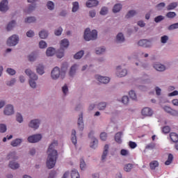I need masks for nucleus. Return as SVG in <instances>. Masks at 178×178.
<instances>
[{
    "label": "nucleus",
    "instance_id": "7ed1b4c3",
    "mask_svg": "<svg viewBox=\"0 0 178 178\" xmlns=\"http://www.w3.org/2000/svg\"><path fill=\"white\" fill-rule=\"evenodd\" d=\"M97 38H98V31H97V30L93 29L91 31L90 28L85 29L83 33V39L85 41H95Z\"/></svg>",
    "mask_w": 178,
    "mask_h": 178
},
{
    "label": "nucleus",
    "instance_id": "2f4dec72",
    "mask_svg": "<svg viewBox=\"0 0 178 178\" xmlns=\"http://www.w3.org/2000/svg\"><path fill=\"white\" fill-rule=\"evenodd\" d=\"M15 120L17 123L22 124L24 122V118H23V115L20 113H17L15 115Z\"/></svg>",
    "mask_w": 178,
    "mask_h": 178
},
{
    "label": "nucleus",
    "instance_id": "e2e57ef3",
    "mask_svg": "<svg viewBox=\"0 0 178 178\" xmlns=\"http://www.w3.org/2000/svg\"><path fill=\"white\" fill-rule=\"evenodd\" d=\"M169 41V36L168 35H163L161 38V44H166Z\"/></svg>",
    "mask_w": 178,
    "mask_h": 178
},
{
    "label": "nucleus",
    "instance_id": "de8ad7c7",
    "mask_svg": "<svg viewBox=\"0 0 178 178\" xmlns=\"http://www.w3.org/2000/svg\"><path fill=\"white\" fill-rule=\"evenodd\" d=\"M129 95L131 99H133V101H137V94H136L134 90H130L129 92Z\"/></svg>",
    "mask_w": 178,
    "mask_h": 178
},
{
    "label": "nucleus",
    "instance_id": "a18cd8bd",
    "mask_svg": "<svg viewBox=\"0 0 178 178\" xmlns=\"http://www.w3.org/2000/svg\"><path fill=\"white\" fill-rule=\"evenodd\" d=\"M83 56H84V51L81 50L74 55V58L76 60L81 59V58H83Z\"/></svg>",
    "mask_w": 178,
    "mask_h": 178
},
{
    "label": "nucleus",
    "instance_id": "bb28decb",
    "mask_svg": "<svg viewBox=\"0 0 178 178\" xmlns=\"http://www.w3.org/2000/svg\"><path fill=\"white\" fill-rule=\"evenodd\" d=\"M77 132L76 131V129H72L71 131V141L74 145H77Z\"/></svg>",
    "mask_w": 178,
    "mask_h": 178
},
{
    "label": "nucleus",
    "instance_id": "680f3d73",
    "mask_svg": "<svg viewBox=\"0 0 178 178\" xmlns=\"http://www.w3.org/2000/svg\"><path fill=\"white\" fill-rule=\"evenodd\" d=\"M62 31H63V29L62 27H58L54 31V34L55 35H62Z\"/></svg>",
    "mask_w": 178,
    "mask_h": 178
},
{
    "label": "nucleus",
    "instance_id": "603ef678",
    "mask_svg": "<svg viewBox=\"0 0 178 178\" xmlns=\"http://www.w3.org/2000/svg\"><path fill=\"white\" fill-rule=\"evenodd\" d=\"M121 102L124 105H129V96H123L121 99Z\"/></svg>",
    "mask_w": 178,
    "mask_h": 178
},
{
    "label": "nucleus",
    "instance_id": "2eb2a0df",
    "mask_svg": "<svg viewBox=\"0 0 178 178\" xmlns=\"http://www.w3.org/2000/svg\"><path fill=\"white\" fill-rule=\"evenodd\" d=\"M95 79L97 80V81H99V83H102V84H108V83L111 81V79L109 77L103 76L101 75H96Z\"/></svg>",
    "mask_w": 178,
    "mask_h": 178
},
{
    "label": "nucleus",
    "instance_id": "dca6fc26",
    "mask_svg": "<svg viewBox=\"0 0 178 178\" xmlns=\"http://www.w3.org/2000/svg\"><path fill=\"white\" fill-rule=\"evenodd\" d=\"M79 64L72 65L69 70V76H70V77L74 76L76 75L77 70H79Z\"/></svg>",
    "mask_w": 178,
    "mask_h": 178
},
{
    "label": "nucleus",
    "instance_id": "c85d7f7f",
    "mask_svg": "<svg viewBox=\"0 0 178 178\" xmlns=\"http://www.w3.org/2000/svg\"><path fill=\"white\" fill-rule=\"evenodd\" d=\"M23 143V139L22 138H16L15 140H13L10 143V145L12 147H19L22 145Z\"/></svg>",
    "mask_w": 178,
    "mask_h": 178
},
{
    "label": "nucleus",
    "instance_id": "4468645a",
    "mask_svg": "<svg viewBox=\"0 0 178 178\" xmlns=\"http://www.w3.org/2000/svg\"><path fill=\"white\" fill-rule=\"evenodd\" d=\"M24 73L26 74V76H27L29 79V80H31L32 79H35L37 77H38V75H37V74H35V72H34V71L31 70V68H26L24 70Z\"/></svg>",
    "mask_w": 178,
    "mask_h": 178
},
{
    "label": "nucleus",
    "instance_id": "0e129e2a",
    "mask_svg": "<svg viewBox=\"0 0 178 178\" xmlns=\"http://www.w3.org/2000/svg\"><path fill=\"white\" fill-rule=\"evenodd\" d=\"M166 6V4L164 2L160 3L156 6L157 10H162V9Z\"/></svg>",
    "mask_w": 178,
    "mask_h": 178
},
{
    "label": "nucleus",
    "instance_id": "e433bc0d",
    "mask_svg": "<svg viewBox=\"0 0 178 178\" xmlns=\"http://www.w3.org/2000/svg\"><path fill=\"white\" fill-rule=\"evenodd\" d=\"M170 138L173 143H177L178 141V134L175 132H171L170 134Z\"/></svg>",
    "mask_w": 178,
    "mask_h": 178
},
{
    "label": "nucleus",
    "instance_id": "ea45409f",
    "mask_svg": "<svg viewBox=\"0 0 178 178\" xmlns=\"http://www.w3.org/2000/svg\"><path fill=\"white\" fill-rule=\"evenodd\" d=\"M36 6L35 4L29 5L27 8L25 9V13H31L33 10H35Z\"/></svg>",
    "mask_w": 178,
    "mask_h": 178
},
{
    "label": "nucleus",
    "instance_id": "a211bd4d",
    "mask_svg": "<svg viewBox=\"0 0 178 178\" xmlns=\"http://www.w3.org/2000/svg\"><path fill=\"white\" fill-rule=\"evenodd\" d=\"M142 115L145 118L149 117L153 115L154 111L149 107H145L141 111Z\"/></svg>",
    "mask_w": 178,
    "mask_h": 178
},
{
    "label": "nucleus",
    "instance_id": "9b49d317",
    "mask_svg": "<svg viewBox=\"0 0 178 178\" xmlns=\"http://www.w3.org/2000/svg\"><path fill=\"white\" fill-rule=\"evenodd\" d=\"M138 45L143 48H151L152 47V43L149 40L142 39L138 42Z\"/></svg>",
    "mask_w": 178,
    "mask_h": 178
},
{
    "label": "nucleus",
    "instance_id": "4c0bfd02",
    "mask_svg": "<svg viewBox=\"0 0 178 178\" xmlns=\"http://www.w3.org/2000/svg\"><path fill=\"white\" fill-rule=\"evenodd\" d=\"M107 105H108V104L106 102H102L98 104L97 108L99 109V111H105V109H106Z\"/></svg>",
    "mask_w": 178,
    "mask_h": 178
},
{
    "label": "nucleus",
    "instance_id": "f3484780",
    "mask_svg": "<svg viewBox=\"0 0 178 178\" xmlns=\"http://www.w3.org/2000/svg\"><path fill=\"white\" fill-rule=\"evenodd\" d=\"M77 127L79 131L84 130V120L83 119V115H80L77 121Z\"/></svg>",
    "mask_w": 178,
    "mask_h": 178
},
{
    "label": "nucleus",
    "instance_id": "774afa93",
    "mask_svg": "<svg viewBox=\"0 0 178 178\" xmlns=\"http://www.w3.org/2000/svg\"><path fill=\"white\" fill-rule=\"evenodd\" d=\"M6 124H0V133H6Z\"/></svg>",
    "mask_w": 178,
    "mask_h": 178
},
{
    "label": "nucleus",
    "instance_id": "49530a36",
    "mask_svg": "<svg viewBox=\"0 0 178 178\" xmlns=\"http://www.w3.org/2000/svg\"><path fill=\"white\" fill-rule=\"evenodd\" d=\"M14 27H16V21L13 20L7 25V30L10 31V30H12Z\"/></svg>",
    "mask_w": 178,
    "mask_h": 178
},
{
    "label": "nucleus",
    "instance_id": "052dcab7",
    "mask_svg": "<svg viewBox=\"0 0 178 178\" xmlns=\"http://www.w3.org/2000/svg\"><path fill=\"white\" fill-rule=\"evenodd\" d=\"M6 72L10 76H15L16 74V70H13V68H7Z\"/></svg>",
    "mask_w": 178,
    "mask_h": 178
},
{
    "label": "nucleus",
    "instance_id": "1a4fd4ad",
    "mask_svg": "<svg viewBox=\"0 0 178 178\" xmlns=\"http://www.w3.org/2000/svg\"><path fill=\"white\" fill-rule=\"evenodd\" d=\"M41 138H42V135L40 134H34L28 137L27 140L31 144H35V143H38V141H41Z\"/></svg>",
    "mask_w": 178,
    "mask_h": 178
},
{
    "label": "nucleus",
    "instance_id": "4be33fe9",
    "mask_svg": "<svg viewBox=\"0 0 178 178\" xmlns=\"http://www.w3.org/2000/svg\"><path fill=\"white\" fill-rule=\"evenodd\" d=\"M36 73L39 74V76H42L45 74V66L42 64H39L36 66Z\"/></svg>",
    "mask_w": 178,
    "mask_h": 178
},
{
    "label": "nucleus",
    "instance_id": "6e6d98bb",
    "mask_svg": "<svg viewBox=\"0 0 178 178\" xmlns=\"http://www.w3.org/2000/svg\"><path fill=\"white\" fill-rule=\"evenodd\" d=\"M56 56L59 59H62V58H63V56H65V50H62V49L58 50L56 54Z\"/></svg>",
    "mask_w": 178,
    "mask_h": 178
},
{
    "label": "nucleus",
    "instance_id": "f704fd0d",
    "mask_svg": "<svg viewBox=\"0 0 178 178\" xmlns=\"http://www.w3.org/2000/svg\"><path fill=\"white\" fill-rule=\"evenodd\" d=\"M46 6L49 10H55V3L52 1H48L47 2Z\"/></svg>",
    "mask_w": 178,
    "mask_h": 178
},
{
    "label": "nucleus",
    "instance_id": "473e14b6",
    "mask_svg": "<svg viewBox=\"0 0 178 178\" xmlns=\"http://www.w3.org/2000/svg\"><path fill=\"white\" fill-rule=\"evenodd\" d=\"M106 49L104 47H97L95 49V54L96 55H104Z\"/></svg>",
    "mask_w": 178,
    "mask_h": 178
},
{
    "label": "nucleus",
    "instance_id": "cd10ccee",
    "mask_svg": "<svg viewBox=\"0 0 178 178\" xmlns=\"http://www.w3.org/2000/svg\"><path fill=\"white\" fill-rule=\"evenodd\" d=\"M38 81V76L32 79H29V84L31 88L35 90L37 88V81Z\"/></svg>",
    "mask_w": 178,
    "mask_h": 178
},
{
    "label": "nucleus",
    "instance_id": "20e7f679",
    "mask_svg": "<svg viewBox=\"0 0 178 178\" xmlns=\"http://www.w3.org/2000/svg\"><path fill=\"white\" fill-rule=\"evenodd\" d=\"M40 126H41V120L39 118L32 119L28 123V127L32 130H38Z\"/></svg>",
    "mask_w": 178,
    "mask_h": 178
},
{
    "label": "nucleus",
    "instance_id": "69168bd1",
    "mask_svg": "<svg viewBox=\"0 0 178 178\" xmlns=\"http://www.w3.org/2000/svg\"><path fill=\"white\" fill-rule=\"evenodd\" d=\"M108 14V8L107 7H102L100 10V15L102 16H105V15Z\"/></svg>",
    "mask_w": 178,
    "mask_h": 178
},
{
    "label": "nucleus",
    "instance_id": "13d9d810",
    "mask_svg": "<svg viewBox=\"0 0 178 178\" xmlns=\"http://www.w3.org/2000/svg\"><path fill=\"white\" fill-rule=\"evenodd\" d=\"M62 92L63 95H67L69 94V87H67V85H64L62 87Z\"/></svg>",
    "mask_w": 178,
    "mask_h": 178
},
{
    "label": "nucleus",
    "instance_id": "f8f14e48",
    "mask_svg": "<svg viewBox=\"0 0 178 178\" xmlns=\"http://www.w3.org/2000/svg\"><path fill=\"white\" fill-rule=\"evenodd\" d=\"M126 42V37L123 32H119L115 36V42L117 44H123Z\"/></svg>",
    "mask_w": 178,
    "mask_h": 178
},
{
    "label": "nucleus",
    "instance_id": "338daca9",
    "mask_svg": "<svg viewBox=\"0 0 178 178\" xmlns=\"http://www.w3.org/2000/svg\"><path fill=\"white\" fill-rule=\"evenodd\" d=\"M88 15L90 17L93 19V17H95L97 16V11L95 10H89Z\"/></svg>",
    "mask_w": 178,
    "mask_h": 178
},
{
    "label": "nucleus",
    "instance_id": "37998d69",
    "mask_svg": "<svg viewBox=\"0 0 178 178\" xmlns=\"http://www.w3.org/2000/svg\"><path fill=\"white\" fill-rule=\"evenodd\" d=\"M177 6H178V3L177 2L170 3L167 6V10H173L174 9H176V8H177Z\"/></svg>",
    "mask_w": 178,
    "mask_h": 178
},
{
    "label": "nucleus",
    "instance_id": "f257e3e1",
    "mask_svg": "<svg viewBox=\"0 0 178 178\" xmlns=\"http://www.w3.org/2000/svg\"><path fill=\"white\" fill-rule=\"evenodd\" d=\"M56 147H58V141L54 140L48 147L46 161L47 168H48V169H52L56 164V160L58 159V150L55 149Z\"/></svg>",
    "mask_w": 178,
    "mask_h": 178
},
{
    "label": "nucleus",
    "instance_id": "c756f323",
    "mask_svg": "<svg viewBox=\"0 0 178 178\" xmlns=\"http://www.w3.org/2000/svg\"><path fill=\"white\" fill-rule=\"evenodd\" d=\"M56 54V49L52 47H48L46 50L47 56H54Z\"/></svg>",
    "mask_w": 178,
    "mask_h": 178
},
{
    "label": "nucleus",
    "instance_id": "58836bf2",
    "mask_svg": "<svg viewBox=\"0 0 178 178\" xmlns=\"http://www.w3.org/2000/svg\"><path fill=\"white\" fill-rule=\"evenodd\" d=\"M37 21V19L35 18V17H27L24 19V22L25 23H35V22Z\"/></svg>",
    "mask_w": 178,
    "mask_h": 178
},
{
    "label": "nucleus",
    "instance_id": "a19ab883",
    "mask_svg": "<svg viewBox=\"0 0 178 178\" xmlns=\"http://www.w3.org/2000/svg\"><path fill=\"white\" fill-rule=\"evenodd\" d=\"M26 36L28 38H33L35 36V32L32 29H29L26 32Z\"/></svg>",
    "mask_w": 178,
    "mask_h": 178
},
{
    "label": "nucleus",
    "instance_id": "09e8293b",
    "mask_svg": "<svg viewBox=\"0 0 178 178\" xmlns=\"http://www.w3.org/2000/svg\"><path fill=\"white\" fill-rule=\"evenodd\" d=\"M47 47H48V44H47V42H45L44 40H40L39 42V48H40V49H45Z\"/></svg>",
    "mask_w": 178,
    "mask_h": 178
},
{
    "label": "nucleus",
    "instance_id": "423d86ee",
    "mask_svg": "<svg viewBox=\"0 0 178 178\" xmlns=\"http://www.w3.org/2000/svg\"><path fill=\"white\" fill-rule=\"evenodd\" d=\"M127 73V69L122 65H118L115 68V76H117V77H126Z\"/></svg>",
    "mask_w": 178,
    "mask_h": 178
},
{
    "label": "nucleus",
    "instance_id": "6ab92c4d",
    "mask_svg": "<svg viewBox=\"0 0 178 178\" xmlns=\"http://www.w3.org/2000/svg\"><path fill=\"white\" fill-rule=\"evenodd\" d=\"M153 67L157 72H165V70H166V66H165V65L159 63H154L153 65Z\"/></svg>",
    "mask_w": 178,
    "mask_h": 178
},
{
    "label": "nucleus",
    "instance_id": "aec40b11",
    "mask_svg": "<svg viewBox=\"0 0 178 178\" xmlns=\"http://www.w3.org/2000/svg\"><path fill=\"white\" fill-rule=\"evenodd\" d=\"M108 154H109V145H105L104 147L103 153L102 154V162H105V161H106V157L108 156Z\"/></svg>",
    "mask_w": 178,
    "mask_h": 178
},
{
    "label": "nucleus",
    "instance_id": "0eeeda50",
    "mask_svg": "<svg viewBox=\"0 0 178 178\" xmlns=\"http://www.w3.org/2000/svg\"><path fill=\"white\" fill-rule=\"evenodd\" d=\"M3 113L5 116H13V115H15V106L12 104L6 105Z\"/></svg>",
    "mask_w": 178,
    "mask_h": 178
},
{
    "label": "nucleus",
    "instance_id": "7c9ffc66",
    "mask_svg": "<svg viewBox=\"0 0 178 178\" xmlns=\"http://www.w3.org/2000/svg\"><path fill=\"white\" fill-rule=\"evenodd\" d=\"M48 35H49V33L47 30H42L39 32V37L42 40H45L46 38H48Z\"/></svg>",
    "mask_w": 178,
    "mask_h": 178
},
{
    "label": "nucleus",
    "instance_id": "c03bdc74",
    "mask_svg": "<svg viewBox=\"0 0 178 178\" xmlns=\"http://www.w3.org/2000/svg\"><path fill=\"white\" fill-rule=\"evenodd\" d=\"M8 159H19V156H17V153H16V152H12L9 153V154L8 155Z\"/></svg>",
    "mask_w": 178,
    "mask_h": 178
},
{
    "label": "nucleus",
    "instance_id": "4d7b16f0",
    "mask_svg": "<svg viewBox=\"0 0 178 178\" xmlns=\"http://www.w3.org/2000/svg\"><path fill=\"white\" fill-rule=\"evenodd\" d=\"M16 83V79L13 78L9 81H6V85L8 86L9 87H12L13 86H15Z\"/></svg>",
    "mask_w": 178,
    "mask_h": 178
},
{
    "label": "nucleus",
    "instance_id": "72a5a7b5",
    "mask_svg": "<svg viewBox=\"0 0 178 178\" xmlns=\"http://www.w3.org/2000/svg\"><path fill=\"white\" fill-rule=\"evenodd\" d=\"M80 9V4H79L78 1H74L72 2V12L73 13H76Z\"/></svg>",
    "mask_w": 178,
    "mask_h": 178
},
{
    "label": "nucleus",
    "instance_id": "5fc2aeb1",
    "mask_svg": "<svg viewBox=\"0 0 178 178\" xmlns=\"http://www.w3.org/2000/svg\"><path fill=\"white\" fill-rule=\"evenodd\" d=\"M131 169H133V164L131 163L126 164L124 167V170L125 172H131Z\"/></svg>",
    "mask_w": 178,
    "mask_h": 178
},
{
    "label": "nucleus",
    "instance_id": "f03ea898",
    "mask_svg": "<svg viewBox=\"0 0 178 178\" xmlns=\"http://www.w3.org/2000/svg\"><path fill=\"white\" fill-rule=\"evenodd\" d=\"M67 72V67H61V69L58 67H55L51 72V78L52 80H58L59 77H60V79H65Z\"/></svg>",
    "mask_w": 178,
    "mask_h": 178
},
{
    "label": "nucleus",
    "instance_id": "39448f33",
    "mask_svg": "<svg viewBox=\"0 0 178 178\" xmlns=\"http://www.w3.org/2000/svg\"><path fill=\"white\" fill-rule=\"evenodd\" d=\"M88 137L90 140V147L92 149H97L98 148V139L94 136V131H91L88 134Z\"/></svg>",
    "mask_w": 178,
    "mask_h": 178
},
{
    "label": "nucleus",
    "instance_id": "b1692460",
    "mask_svg": "<svg viewBox=\"0 0 178 178\" xmlns=\"http://www.w3.org/2000/svg\"><path fill=\"white\" fill-rule=\"evenodd\" d=\"M123 9V5L120 3H115L112 8L113 13H119Z\"/></svg>",
    "mask_w": 178,
    "mask_h": 178
},
{
    "label": "nucleus",
    "instance_id": "3c124183",
    "mask_svg": "<svg viewBox=\"0 0 178 178\" xmlns=\"http://www.w3.org/2000/svg\"><path fill=\"white\" fill-rule=\"evenodd\" d=\"M71 177L72 178H80V175L79 172L76 170H72L71 172Z\"/></svg>",
    "mask_w": 178,
    "mask_h": 178
},
{
    "label": "nucleus",
    "instance_id": "393cba45",
    "mask_svg": "<svg viewBox=\"0 0 178 178\" xmlns=\"http://www.w3.org/2000/svg\"><path fill=\"white\" fill-rule=\"evenodd\" d=\"M8 168H10V169H12L13 170H17V169H19V168H20V163L15 161H11L8 163Z\"/></svg>",
    "mask_w": 178,
    "mask_h": 178
},
{
    "label": "nucleus",
    "instance_id": "a878e982",
    "mask_svg": "<svg viewBox=\"0 0 178 178\" xmlns=\"http://www.w3.org/2000/svg\"><path fill=\"white\" fill-rule=\"evenodd\" d=\"M137 15H138V12L137 10H129L125 15V19H131V17H134V16H137Z\"/></svg>",
    "mask_w": 178,
    "mask_h": 178
},
{
    "label": "nucleus",
    "instance_id": "8fccbe9b",
    "mask_svg": "<svg viewBox=\"0 0 178 178\" xmlns=\"http://www.w3.org/2000/svg\"><path fill=\"white\" fill-rule=\"evenodd\" d=\"M28 60L29 62H35L37 60V56L34 54H31L28 56Z\"/></svg>",
    "mask_w": 178,
    "mask_h": 178
},
{
    "label": "nucleus",
    "instance_id": "6e6552de",
    "mask_svg": "<svg viewBox=\"0 0 178 178\" xmlns=\"http://www.w3.org/2000/svg\"><path fill=\"white\" fill-rule=\"evenodd\" d=\"M19 44V36L17 35H13L7 40V45L8 47H15Z\"/></svg>",
    "mask_w": 178,
    "mask_h": 178
},
{
    "label": "nucleus",
    "instance_id": "5701e85b",
    "mask_svg": "<svg viewBox=\"0 0 178 178\" xmlns=\"http://www.w3.org/2000/svg\"><path fill=\"white\" fill-rule=\"evenodd\" d=\"M99 3V1L97 0H88L86 3V6L87 8H95L96 6H98Z\"/></svg>",
    "mask_w": 178,
    "mask_h": 178
},
{
    "label": "nucleus",
    "instance_id": "bf43d9fd",
    "mask_svg": "<svg viewBox=\"0 0 178 178\" xmlns=\"http://www.w3.org/2000/svg\"><path fill=\"white\" fill-rule=\"evenodd\" d=\"M177 29H178V22L172 24L168 27V30L170 31H172V30H176Z\"/></svg>",
    "mask_w": 178,
    "mask_h": 178
},
{
    "label": "nucleus",
    "instance_id": "ddd939ff",
    "mask_svg": "<svg viewBox=\"0 0 178 178\" xmlns=\"http://www.w3.org/2000/svg\"><path fill=\"white\" fill-rule=\"evenodd\" d=\"M9 10V1L8 0H3L0 3V12H8Z\"/></svg>",
    "mask_w": 178,
    "mask_h": 178
},
{
    "label": "nucleus",
    "instance_id": "79ce46f5",
    "mask_svg": "<svg viewBox=\"0 0 178 178\" xmlns=\"http://www.w3.org/2000/svg\"><path fill=\"white\" fill-rule=\"evenodd\" d=\"M149 166L152 170H155V169L159 166V163L157 161H153L150 162Z\"/></svg>",
    "mask_w": 178,
    "mask_h": 178
},
{
    "label": "nucleus",
    "instance_id": "864d4df0",
    "mask_svg": "<svg viewBox=\"0 0 178 178\" xmlns=\"http://www.w3.org/2000/svg\"><path fill=\"white\" fill-rule=\"evenodd\" d=\"M172 161H173V154H170L168 155L167 161L165 162V165H170V163H172Z\"/></svg>",
    "mask_w": 178,
    "mask_h": 178
},
{
    "label": "nucleus",
    "instance_id": "412c9836",
    "mask_svg": "<svg viewBox=\"0 0 178 178\" xmlns=\"http://www.w3.org/2000/svg\"><path fill=\"white\" fill-rule=\"evenodd\" d=\"M70 42L69 40L67 39H63L60 42V48L62 49V51H65V49H67L69 48Z\"/></svg>",
    "mask_w": 178,
    "mask_h": 178
},
{
    "label": "nucleus",
    "instance_id": "9d476101",
    "mask_svg": "<svg viewBox=\"0 0 178 178\" xmlns=\"http://www.w3.org/2000/svg\"><path fill=\"white\" fill-rule=\"evenodd\" d=\"M162 109L165 111L166 113L171 115V116H178V111L172 108V107L169 106H162Z\"/></svg>",
    "mask_w": 178,
    "mask_h": 178
},
{
    "label": "nucleus",
    "instance_id": "c9c22d12",
    "mask_svg": "<svg viewBox=\"0 0 178 178\" xmlns=\"http://www.w3.org/2000/svg\"><path fill=\"white\" fill-rule=\"evenodd\" d=\"M122 136H123L122 132H118L115 136V140L118 144H122Z\"/></svg>",
    "mask_w": 178,
    "mask_h": 178
}]
</instances>
